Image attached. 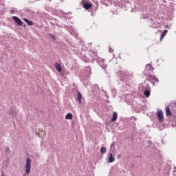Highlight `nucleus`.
<instances>
[{
  "instance_id": "obj_1",
  "label": "nucleus",
  "mask_w": 176,
  "mask_h": 176,
  "mask_svg": "<svg viewBox=\"0 0 176 176\" xmlns=\"http://www.w3.org/2000/svg\"><path fill=\"white\" fill-rule=\"evenodd\" d=\"M25 174H30L31 173V160L27 158L25 165Z\"/></svg>"
},
{
  "instance_id": "obj_2",
  "label": "nucleus",
  "mask_w": 176,
  "mask_h": 176,
  "mask_svg": "<svg viewBox=\"0 0 176 176\" xmlns=\"http://www.w3.org/2000/svg\"><path fill=\"white\" fill-rule=\"evenodd\" d=\"M12 20H14L15 23H17L18 25H23V21H21V20L19 17L13 16Z\"/></svg>"
},
{
  "instance_id": "obj_3",
  "label": "nucleus",
  "mask_w": 176,
  "mask_h": 176,
  "mask_svg": "<svg viewBox=\"0 0 176 176\" xmlns=\"http://www.w3.org/2000/svg\"><path fill=\"white\" fill-rule=\"evenodd\" d=\"M157 117L160 122H163L164 116H163V111H162V110L157 111Z\"/></svg>"
},
{
  "instance_id": "obj_4",
  "label": "nucleus",
  "mask_w": 176,
  "mask_h": 176,
  "mask_svg": "<svg viewBox=\"0 0 176 176\" xmlns=\"http://www.w3.org/2000/svg\"><path fill=\"white\" fill-rule=\"evenodd\" d=\"M91 3H84L82 5V8H84V9H86V10H89V9L91 8Z\"/></svg>"
},
{
  "instance_id": "obj_5",
  "label": "nucleus",
  "mask_w": 176,
  "mask_h": 176,
  "mask_svg": "<svg viewBox=\"0 0 176 176\" xmlns=\"http://www.w3.org/2000/svg\"><path fill=\"white\" fill-rule=\"evenodd\" d=\"M108 160H109V163H113V162L115 161V158L112 155V153H110Z\"/></svg>"
},
{
  "instance_id": "obj_6",
  "label": "nucleus",
  "mask_w": 176,
  "mask_h": 176,
  "mask_svg": "<svg viewBox=\"0 0 176 176\" xmlns=\"http://www.w3.org/2000/svg\"><path fill=\"white\" fill-rule=\"evenodd\" d=\"M77 101L78 102L79 104H82V94H80V92L78 93Z\"/></svg>"
},
{
  "instance_id": "obj_7",
  "label": "nucleus",
  "mask_w": 176,
  "mask_h": 176,
  "mask_svg": "<svg viewBox=\"0 0 176 176\" xmlns=\"http://www.w3.org/2000/svg\"><path fill=\"white\" fill-rule=\"evenodd\" d=\"M117 119H118V113L114 111L113 113V117L111 118V122H116Z\"/></svg>"
},
{
  "instance_id": "obj_8",
  "label": "nucleus",
  "mask_w": 176,
  "mask_h": 176,
  "mask_svg": "<svg viewBox=\"0 0 176 176\" xmlns=\"http://www.w3.org/2000/svg\"><path fill=\"white\" fill-rule=\"evenodd\" d=\"M167 32H168V30H164L162 32V34H161L160 36V41H163V39L164 38V36H166V35H167Z\"/></svg>"
},
{
  "instance_id": "obj_9",
  "label": "nucleus",
  "mask_w": 176,
  "mask_h": 176,
  "mask_svg": "<svg viewBox=\"0 0 176 176\" xmlns=\"http://www.w3.org/2000/svg\"><path fill=\"white\" fill-rule=\"evenodd\" d=\"M55 68L58 72H61L62 68H61V65L60 63H56L55 65Z\"/></svg>"
},
{
  "instance_id": "obj_10",
  "label": "nucleus",
  "mask_w": 176,
  "mask_h": 176,
  "mask_svg": "<svg viewBox=\"0 0 176 176\" xmlns=\"http://www.w3.org/2000/svg\"><path fill=\"white\" fill-rule=\"evenodd\" d=\"M166 116H171V115H173L171 111L170 110V107H168L166 108Z\"/></svg>"
},
{
  "instance_id": "obj_11",
  "label": "nucleus",
  "mask_w": 176,
  "mask_h": 176,
  "mask_svg": "<svg viewBox=\"0 0 176 176\" xmlns=\"http://www.w3.org/2000/svg\"><path fill=\"white\" fill-rule=\"evenodd\" d=\"M144 95L146 97H149V96H151V89H146V90L144 91Z\"/></svg>"
},
{
  "instance_id": "obj_12",
  "label": "nucleus",
  "mask_w": 176,
  "mask_h": 176,
  "mask_svg": "<svg viewBox=\"0 0 176 176\" xmlns=\"http://www.w3.org/2000/svg\"><path fill=\"white\" fill-rule=\"evenodd\" d=\"M65 119H67V120H72V113H68L65 116Z\"/></svg>"
},
{
  "instance_id": "obj_13",
  "label": "nucleus",
  "mask_w": 176,
  "mask_h": 176,
  "mask_svg": "<svg viewBox=\"0 0 176 176\" xmlns=\"http://www.w3.org/2000/svg\"><path fill=\"white\" fill-rule=\"evenodd\" d=\"M23 20H24L25 23H27V24L28 25H32V24H33L32 21H31L25 18Z\"/></svg>"
},
{
  "instance_id": "obj_14",
  "label": "nucleus",
  "mask_w": 176,
  "mask_h": 176,
  "mask_svg": "<svg viewBox=\"0 0 176 176\" xmlns=\"http://www.w3.org/2000/svg\"><path fill=\"white\" fill-rule=\"evenodd\" d=\"M106 152H107V148L105 147L100 148V153H102L104 155V153H106Z\"/></svg>"
},
{
  "instance_id": "obj_15",
  "label": "nucleus",
  "mask_w": 176,
  "mask_h": 176,
  "mask_svg": "<svg viewBox=\"0 0 176 176\" xmlns=\"http://www.w3.org/2000/svg\"><path fill=\"white\" fill-rule=\"evenodd\" d=\"M50 36H51L52 39H53L54 41H56V36L53 34H50Z\"/></svg>"
},
{
  "instance_id": "obj_16",
  "label": "nucleus",
  "mask_w": 176,
  "mask_h": 176,
  "mask_svg": "<svg viewBox=\"0 0 176 176\" xmlns=\"http://www.w3.org/2000/svg\"><path fill=\"white\" fill-rule=\"evenodd\" d=\"M152 79H154V80H155V82H159V78H157L155 76H152Z\"/></svg>"
},
{
  "instance_id": "obj_17",
  "label": "nucleus",
  "mask_w": 176,
  "mask_h": 176,
  "mask_svg": "<svg viewBox=\"0 0 176 176\" xmlns=\"http://www.w3.org/2000/svg\"><path fill=\"white\" fill-rule=\"evenodd\" d=\"M152 76H149L148 78H147V80H154V79L152 78Z\"/></svg>"
},
{
  "instance_id": "obj_18",
  "label": "nucleus",
  "mask_w": 176,
  "mask_h": 176,
  "mask_svg": "<svg viewBox=\"0 0 176 176\" xmlns=\"http://www.w3.org/2000/svg\"><path fill=\"white\" fill-rule=\"evenodd\" d=\"M109 53H113V50L112 49V47H109Z\"/></svg>"
},
{
  "instance_id": "obj_19",
  "label": "nucleus",
  "mask_w": 176,
  "mask_h": 176,
  "mask_svg": "<svg viewBox=\"0 0 176 176\" xmlns=\"http://www.w3.org/2000/svg\"><path fill=\"white\" fill-rule=\"evenodd\" d=\"M9 151H10L9 147H6V152H9Z\"/></svg>"
},
{
  "instance_id": "obj_20",
  "label": "nucleus",
  "mask_w": 176,
  "mask_h": 176,
  "mask_svg": "<svg viewBox=\"0 0 176 176\" xmlns=\"http://www.w3.org/2000/svg\"><path fill=\"white\" fill-rule=\"evenodd\" d=\"M11 13H13V11H11Z\"/></svg>"
},
{
  "instance_id": "obj_21",
  "label": "nucleus",
  "mask_w": 176,
  "mask_h": 176,
  "mask_svg": "<svg viewBox=\"0 0 176 176\" xmlns=\"http://www.w3.org/2000/svg\"><path fill=\"white\" fill-rule=\"evenodd\" d=\"M11 13H13V11H11Z\"/></svg>"
}]
</instances>
